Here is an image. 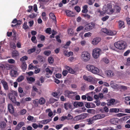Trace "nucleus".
<instances>
[{"instance_id":"nucleus-5","label":"nucleus","mask_w":130,"mask_h":130,"mask_svg":"<svg viewBox=\"0 0 130 130\" xmlns=\"http://www.w3.org/2000/svg\"><path fill=\"white\" fill-rule=\"evenodd\" d=\"M101 50L99 48H94L92 51L93 57H99L101 54Z\"/></svg>"},{"instance_id":"nucleus-19","label":"nucleus","mask_w":130,"mask_h":130,"mask_svg":"<svg viewBox=\"0 0 130 130\" xmlns=\"http://www.w3.org/2000/svg\"><path fill=\"white\" fill-rule=\"evenodd\" d=\"M115 100L114 99H111L109 102L107 103V105L108 106H111L115 104Z\"/></svg>"},{"instance_id":"nucleus-14","label":"nucleus","mask_w":130,"mask_h":130,"mask_svg":"<svg viewBox=\"0 0 130 130\" xmlns=\"http://www.w3.org/2000/svg\"><path fill=\"white\" fill-rule=\"evenodd\" d=\"M91 72L95 74H97L99 73V70L97 68L94 66Z\"/></svg>"},{"instance_id":"nucleus-50","label":"nucleus","mask_w":130,"mask_h":130,"mask_svg":"<svg viewBox=\"0 0 130 130\" xmlns=\"http://www.w3.org/2000/svg\"><path fill=\"white\" fill-rule=\"evenodd\" d=\"M48 61L50 63L52 64L54 62V59L53 57H48Z\"/></svg>"},{"instance_id":"nucleus-37","label":"nucleus","mask_w":130,"mask_h":130,"mask_svg":"<svg viewBox=\"0 0 130 130\" xmlns=\"http://www.w3.org/2000/svg\"><path fill=\"white\" fill-rule=\"evenodd\" d=\"M46 113L48 112V116L50 117H51L53 115L52 112L50 109H48L46 110Z\"/></svg>"},{"instance_id":"nucleus-28","label":"nucleus","mask_w":130,"mask_h":130,"mask_svg":"<svg viewBox=\"0 0 130 130\" xmlns=\"http://www.w3.org/2000/svg\"><path fill=\"white\" fill-rule=\"evenodd\" d=\"M12 57H17L19 56L18 52L16 50L13 51L12 52Z\"/></svg>"},{"instance_id":"nucleus-43","label":"nucleus","mask_w":130,"mask_h":130,"mask_svg":"<svg viewBox=\"0 0 130 130\" xmlns=\"http://www.w3.org/2000/svg\"><path fill=\"white\" fill-rule=\"evenodd\" d=\"M71 42L70 41L67 42L64 45L63 47L65 48H68Z\"/></svg>"},{"instance_id":"nucleus-41","label":"nucleus","mask_w":130,"mask_h":130,"mask_svg":"<svg viewBox=\"0 0 130 130\" xmlns=\"http://www.w3.org/2000/svg\"><path fill=\"white\" fill-rule=\"evenodd\" d=\"M26 111H27L25 109H23L20 110V113L21 115H23L26 113Z\"/></svg>"},{"instance_id":"nucleus-11","label":"nucleus","mask_w":130,"mask_h":130,"mask_svg":"<svg viewBox=\"0 0 130 130\" xmlns=\"http://www.w3.org/2000/svg\"><path fill=\"white\" fill-rule=\"evenodd\" d=\"M9 111L11 113H13L14 112V110L13 107L11 104H9L8 106Z\"/></svg>"},{"instance_id":"nucleus-51","label":"nucleus","mask_w":130,"mask_h":130,"mask_svg":"<svg viewBox=\"0 0 130 130\" xmlns=\"http://www.w3.org/2000/svg\"><path fill=\"white\" fill-rule=\"evenodd\" d=\"M108 57H104L103 58V61L106 63H108L109 61Z\"/></svg>"},{"instance_id":"nucleus-40","label":"nucleus","mask_w":130,"mask_h":130,"mask_svg":"<svg viewBox=\"0 0 130 130\" xmlns=\"http://www.w3.org/2000/svg\"><path fill=\"white\" fill-rule=\"evenodd\" d=\"M115 8L116 11V12L117 13L120 12L121 8L118 5L116 6Z\"/></svg>"},{"instance_id":"nucleus-47","label":"nucleus","mask_w":130,"mask_h":130,"mask_svg":"<svg viewBox=\"0 0 130 130\" xmlns=\"http://www.w3.org/2000/svg\"><path fill=\"white\" fill-rule=\"evenodd\" d=\"M36 68V66H34L33 63H32L29 65V67L28 68V69L29 70L32 69H33V68Z\"/></svg>"},{"instance_id":"nucleus-54","label":"nucleus","mask_w":130,"mask_h":130,"mask_svg":"<svg viewBox=\"0 0 130 130\" xmlns=\"http://www.w3.org/2000/svg\"><path fill=\"white\" fill-rule=\"evenodd\" d=\"M27 79L28 81L31 82H34L35 80V79L34 78L31 77H27Z\"/></svg>"},{"instance_id":"nucleus-36","label":"nucleus","mask_w":130,"mask_h":130,"mask_svg":"<svg viewBox=\"0 0 130 130\" xmlns=\"http://www.w3.org/2000/svg\"><path fill=\"white\" fill-rule=\"evenodd\" d=\"M24 79V77L23 75H21L17 79V82H20L23 81Z\"/></svg>"},{"instance_id":"nucleus-23","label":"nucleus","mask_w":130,"mask_h":130,"mask_svg":"<svg viewBox=\"0 0 130 130\" xmlns=\"http://www.w3.org/2000/svg\"><path fill=\"white\" fill-rule=\"evenodd\" d=\"M64 54L65 56L69 57L71 56H72L73 54L72 52L70 51L68 52L67 51H64Z\"/></svg>"},{"instance_id":"nucleus-57","label":"nucleus","mask_w":130,"mask_h":130,"mask_svg":"<svg viewBox=\"0 0 130 130\" xmlns=\"http://www.w3.org/2000/svg\"><path fill=\"white\" fill-rule=\"evenodd\" d=\"M33 103L35 106H37L39 103V102L37 100H35L33 101Z\"/></svg>"},{"instance_id":"nucleus-31","label":"nucleus","mask_w":130,"mask_h":130,"mask_svg":"<svg viewBox=\"0 0 130 130\" xmlns=\"http://www.w3.org/2000/svg\"><path fill=\"white\" fill-rule=\"evenodd\" d=\"M94 66L91 65H88L86 66V68L89 71L91 72L92 69L94 67Z\"/></svg>"},{"instance_id":"nucleus-64","label":"nucleus","mask_w":130,"mask_h":130,"mask_svg":"<svg viewBox=\"0 0 130 130\" xmlns=\"http://www.w3.org/2000/svg\"><path fill=\"white\" fill-rule=\"evenodd\" d=\"M126 65L127 66L130 65V58L128 57L127 59Z\"/></svg>"},{"instance_id":"nucleus-16","label":"nucleus","mask_w":130,"mask_h":130,"mask_svg":"<svg viewBox=\"0 0 130 130\" xmlns=\"http://www.w3.org/2000/svg\"><path fill=\"white\" fill-rule=\"evenodd\" d=\"M64 108L66 110L71 109V105L70 103L68 102L65 103L64 104Z\"/></svg>"},{"instance_id":"nucleus-38","label":"nucleus","mask_w":130,"mask_h":130,"mask_svg":"<svg viewBox=\"0 0 130 130\" xmlns=\"http://www.w3.org/2000/svg\"><path fill=\"white\" fill-rule=\"evenodd\" d=\"M39 102L40 105H43L45 103V99L44 98L41 97L39 99Z\"/></svg>"},{"instance_id":"nucleus-55","label":"nucleus","mask_w":130,"mask_h":130,"mask_svg":"<svg viewBox=\"0 0 130 130\" xmlns=\"http://www.w3.org/2000/svg\"><path fill=\"white\" fill-rule=\"evenodd\" d=\"M36 40V37L35 36H33L31 38V40L34 43H36L37 42V41Z\"/></svg>"},{"instance_id":"nucleus-39","label":"nucleus","mask_w":130,"mask_h":130,"mask_svg":"<svg viewBox=\"0 0 130 130\" xmlns=\"http://www.w3.org/2000/svg\"><path fill=\"white\" fill-rule=\"evenodd\" d=\"M24 122H21L19 123L18 125L16 126V128L18 129L21 128L24 124Z\"/></svg>"},{"instance_id":"nucleus-26","label":"nucleus","mask_w":130,"mask_h":130,"mask_svg":"<svg viewBox=\"0 0 130 130\" xmlns=\"http://www.w3.org/2000/svg\"><path fill=\"white\" fill-rule=\"evenodd\" d=\"M51 120L52 119H51L44 120L40 121V123L41 124H45L49 123Z\"/></svg>"},{"instance_id":"nucleus-2","label":"nucleus","mask_w":130,"mask_h":130,"mask_svg":"<svg viewBox=\"0 0 130 130\" xmlns=\"http://www.w3.org/2000/svg\"><path fill=\"white\" fill-rule=\"evenodd\" d=\"M114 46L116 48L121 50H123L126 47V43L123 41H119L115 42Z\"/></svg>"},{"instance_id":"nucleus-29","label":"nucleus","mask_w":130,"mask_h":130,"mask_svg":"<svg viewBox=\"0 0 130 130\" xmlns=\"http://www.w3.org/2000/svg\"><path fill=\"white\" fill-rule=\"evenodd\" d=\"M119 109L116 108H111L110 109L109 112L112 113L115 112V113L118 112L119 111Z\"/></svg>"},{"instance_id":"nucleus-35","label":"nucleus","mask_w":130,"mask_h":130,"mask_svg":"<svg viewBox=\"0 0 130 130\" xmlns=\"http://www.w3.org/2000/svg\"><path fill=\"white\" fill-rule=\"evenodd\" d=\"M107 75L109 77L112 76L113 75V73L111 70H108L107 71Z\"/></svg>"},{"instance_id":"nucleus-58","label":"nucleus","mask_w":130,"mask_h":130,"mask_svg":"<svg viewBox=\"0 0 130 130\" xmlns=\"http://www.w3.org/2000/svg\"><path fill=\"white\" fill-rule=\"evenodd\" d=\"M76 60V57H70L69 59L68 60L71 62H72L75 61Z\"/></svg>"},{"instance_id":"nucleus-56","label":"nucleus","mask_w":130,"mask_h":130,"mask_svg":"<svg viewBox=\"0 0 130 130\" xmlns=\"http://www.w3.org/2000/svg\"><path fill=\"white\" fill-rule=\"evenodd\" d=\"M67 118V120H72L73 118V117L70 114L68 115Z\"/></svg>"},{"instance_id":"nucleus-61","label":"nucleus","mask_w":130,"mask_h":130,"mask_svg":"<svg viewBox=\"0 0 130 130\" xmlns=\"http://www.w3.org/2000/svg\"><path fill=\"white\" fill-rule=\"evenodd\" d=\"M84 27L82 26H80L78 27L76 29L77 31L78 32L80 31L84 28Z\"/></svg>"},{"instance_id":"nucleus-62","label":"nucleus","mask_w":130,"mask_h":130,"mask_svg":"<svg viewBox=\"0 0 130 130\" xmlns=\"http://www.w3.org/2000/svg\"><path fill=\"white\" fill-rule=\"evenodd\" d=\"M91 33L90 32H88L85 33L84 35V36L85 37H90L91 36Z\"/></svg>"},{"instance_id":"nucleus-45","label":"nucleus","mask_w":130,"mask_h":130,"mask_svg":"<svg viewBox=\"0 0 130 130\" xmlns=\"http://www.w3.org/2000/svg\"><path fill=\"white\" fill-rule=\"evenodd\" d=\"M46 33L49 34H51V29L50 28H47L45 30Z\"/></svg>"},{"instance_id":"nucleus-21","label":"nucleus","mask_w":130,"mask_h":130,"mask_svg":"<svg viewBox=\"0 0 130 130\" xmlns=\"http://www.w3.org/2000/svg\"><path fill=\"white\" fill-rule=\"evenodd\" d=\"M116 34L117 32L116 31H112L110 30H108L106 34L108 35L112 36L116 35Z\"/></svg>"},{"instance_id":"nucleus-17","label":"nucleus","mask_w":130,"mask_h":130,"mask_svg":"<svg viewBox=\"0 0 130 130\" xmlns=\"http://www.w3.org/2000/svg\"><path fill=\"white\" fill-rule=\"evenodd\" d=\"M1 83L3 85L4 89L6 90H7L8 89V87L7 82L4 80H2Z\"/></svg>"},{"instance_id":"nucleus-13","label":"nucleus","mask_w":130,"mask_h":130,"mask_svg":"<svg viewBox=\"0 0 130 130\" xmlns=\"http://www.w3.org/2000/svg\"><path fill=\"white\" fill-rule=\"evenodd\" d=\"M65 68L68 71L69 73L73 74H74L75 73V72L69 67L66 66H65Z\"/></svg>"},{"instance_id":"nucleus-60","label":"nucleus","mask_w":130,"mask_h":130,"mask_svg":"<svg viewBox=\"0 0 130 130\" xmlns=\"http://www.w3.org/2000/svg\"><path fill=\"white\" fill-rule=\"evenodd\" d=\"M68 32L69 34L72 35L73 34V30L71 28H70L68 29Z\"/></svg>"},{"instance_id":"nucleus-63","label":"nucleus","mask_w":130,"mask_h":130,"mask_svg":"<svg viewBox=\"0 0 130 130\" xmlns=\"http://www.w3.org/2000/svg\"><path fill=\"white\" fill-rule=\"evenodd\" d=\"M40 38L41 39V41H43L45 40V37L43 35H41L40 36Z\"/></svg>"},{"instance_id":"nucleus-15","label":"nucleus","mask_w":130,"mask_h":130,"mask_svg":"<svg viewBox=\"0 0 130 130\" xmlns=\"http://www.w3.org/2000/svg\"><path fill=\"white\" fill-rule=\"evenodd\" d=\"M83 105V103L82 102H75L73 103V105L76 107H82Z\"/></svg>"},{"instance_id":"nucleus-59","label":"nucleus","mask_w":130,"mask_h":130,"mask_svg":"<svg viewBox=\"0 0 130 130\" xmlns=\"http://www.w3.org/2000/svg\"><path fill=\"white\" fill-rule=\"evenodd\" d=\"M88 1V3L89 5H91L93 4L95 0H87Z\"/></svg>"},{"instance_id":"nucleus-27","label":"nucleus","mask_w":130,"mask_h":130,"mask_svg":"<svg viewBox=\"0 0 130 130\" xmlns=\"http://www.w3.org/2000/svg\"><path fill=\"white\" fill-rule=\"evenodd\" d=\"M119 28H124L125 27L124 22L122 21H119Z\"/></svg>"},{"instance_id":"nucleus-42","label":"nucleus","mask_w":130,"mask_h":130,"mask_svg":"<svg viewBox=\"0 0 130 130\" xmlns=\"http://www.w3.org/2000/svg\"><path fill=\"white\" fill-rule=\"evenodd\" d=\"M27 22H25L23 26V28L25 30L29 28L28 26L27 25Z\"/></svg>"},{"instance_id":"nucleus-22","label":"nucleus","mask_w":130,"mask_h":130,"mask_svg":"<svg viewBox=\"0 0 130 130\" xmlns=\"http://www.w3.org/2000/svg\"><path fill=\"white\" fill-rule=\"evenodd\" d=\"M86 107L88 108L92 107H95V105L93 103H87L85 104Z\"/></svg>"},{"instance_id":"nucleus-53","label":"nucleus","mask_w":130,"mask_h":130,"mask_svg":"<svg viewBox=\"0 0 130 130\" xmlns=\"http://www.w3.org/2000/svg\"><path fill=\"white\" fill-rule=\"evenodd\" d=\"M10 47L11 48L14 49H15L16 48V45L15 43L13 42H11L10 43Z\"/></svg>"},{"instance_id":"nucleus-9","label":"nucleus","mask_w":130,"mask_h":130,"mask_svg":"<svg viewBox=\"0 0 130 130\" xmlns=\"http://www.w3.org/2000/svg\"><path fill=\"white\" fill-rule=\"evenodd\" d=\"M74 94V92L72 91H70L68 90L65 91L64 93V94L65 96L69 98H71V94Z\"/></svg>"},{"instance_id":"nucleus-52","label":"nucleus","mask_w":130,"mask_h":130,"mask_svg":"<svg viewBox=\"0 0 130 130\" xmlns=\"http://www.w3.org/2000/svg\"><path fill=\"white\" fill-rule=\"evenodd\" d=\"M51 52L50 51H45L44 52V54L47 56H48L51 54Z\"/></svg>"},{"instance_id":"nucleus-6","label":"nucleus","mask_w":130,"mask_h":130,"mask_svg":"<svg viewBox=\"0 0 130 130\" xmlns=\"http://www.w3.org/2000/svg\"><path fill=\"white\" fill-rule=\"evenodd\" d=\"M88 114L83 113L75 117L74 118L75 121H79L86 118Z\"/></svg>"},{"instance_id":"nucleus-18","label":"nucleus","mask_w":130,"mask_h":130,"mask_svg":"<svg viewBox=\"0 0 130 130\" xmlns=\"http://www.w3.org/2000/svg\"><path fill=\"white\" fill-rule=\"evenodd\" d=\"M83 78L85 80L89 82H91L93 80V78L91 76H87L86 75H84L83 76Z\"/></svg>"},{"instance_id":"nucleus-33","label":"nucleus","mask_w":130,"mask_h":130,"mask_svg":"<svg viewBox=\"0 0 130 130\" xmlns=\"http://www.w3.org/2000/svg\"><path fill=\"white\" fill-rule=\"evenodd\" d=\"M88 8V6L86 5H85L83 7V9L82 11V12L83 13H85L88 12V10L87 9Z\"/></svg>"},{"instance_id":"nucleus-32","label":"nucleus","mask_w":130,"mask_h":130,"mask_svg":"<svg viewBox=\"0 0 130 130\" xmlns=\"http://www.w3.org/2000/svg\"><path fill=\"white\" fill-rule=\"evenodd\" d=\"M50 18L52 19L54 21H56V17L54 14L52 13H50L49 14Z\"/></svg>"},{"instance_id":"nucleus-24","label":"nucleus","mask_w":130,"mask_h":130,"mask_svg":"<svg viewBox=\"0 0 130 130\" xmlns=\"http://www.w3.org/2000/svg\"><path fill=\"white\" fill-rule=\"evenodd\" d=\"M65 13L67 16L70 17H73V13L71 11L67 10L65 11Z\"/></svg>"},{"instance_id":"nucleus-10","label":"nucleus","mask_w":130,"mask_h":130,"mask_svg":"<svg viewBox=\"0 0 130 130\" xmlns=\"http://www.w3.org/2000/svg\"><path fill=\"white\" fill-rule=\"evenodd\" d=\"M101 41V38L99 37H96L94 38L92 42V44L94 45H97Z\"/></svg>"},{"instance_id":"nucleus-46","label":"nucleus","mask_w":130,"mask_h":130,"mask_svg":"<svg viewBox=\"0 0 130 130\" xmlns=\"http://www.w3.org/2000/svg\"><path fill=\"white\" fill-rule=\"evenodd\" d=\"M81 59L84 62H87L90 59V57H82Z\"/></svg>"},{"instance_id":"nucleus-44","label":"nucleus","mask_w":130,"mask_h":130,"mask_svg":"<svg viewBox=\"0 0 130 130\" xmlns=\"http://www.w3.org/2000/svg\"><path fill=\"white\" fill-rule=\"evenodd\" d=\"M110 85L111 87L114 89H117V84L114 85L113 83V82L111 81L110 83Z\"/></svg>"},{"instance_id":"nucleus-34","label":"nucleus","mask_w":130,"mask_h":130,"mask_svg":"<svg viewBox=\"0 0 130 130\" xmlns=\"http://www.w3.org/2000/svg\"><path fill=\"white\" fill-rule=\"evenodd\" d=\"M36 50V47L34 46L33 48L28 50L27 51V53L29 54H30L35 52Z\"/></svg>"},{"instance_id":"nucleus-7","label":"nucleus","mask_w":130,"mask_h":130,"mask_svg":"<svg viewBox=\"0 0 130 130\" xmlns=\"http://www.w3.org/2000/svg\"><path fill=\"white\" fill-rule=\"evenodd\" d=\"M94 26V24L93 23H90L84 26V31H87L91 30Z\"/></svg>"},{"instance_id":"nucleus-48","label":"nucleus","mask_w":130,"mask_h":130,"mask_svg":"<svg viewBox=\"0 0 130 130\" xmlns=\"http://www.w3.org/2000/svg\"><path fill=\"white\" fill-rule=\"evenodd\" d=\"M0 127L1 128H4L5 127L6 125V123L4 122H2L0 123Z\"/></svg>"},{"instance_id":"nucleus-4","label":"nucleus","mask_w":130,"mask_h":130,"mask_svg":"<svg viewBox=\"0 0 130 130\" xmlns=\"http://www.w3.org/2000/svg\"><path fill=\"white\" fill-rule=\"evenodd\" d=\"M18 96L17 92L15 91H13L8 94V96L10 99L13 103L16 102V97Z\"/></svg>"},{"instance_id":"nucleus-49","label":"nucleus","mask_w":130,"mask_h":130,"mask_svg":"<svg viewBox=\"0 0 130 130\" xmlns=\"http://www.w3.org/2000/svg\"><path fill=\"white\" fill-rule=\"evenodd\" d=\"M45 70L46 72L48 73H49L51 75L52 74L53 71L50 70V69L48 68H46L45 69Z\"/></svg>"},{"instance_id":"nucleus-30","label":"nucleus","mask_w":130,"mask_h":130,"mask_svg":"<svg viewBox=\"0 0 130 130\" xmlns=\"http://www.w3.org/2000/svg\"><path fill=\"white\" fill-rule=\"evenodd\" d=\"M94 120L93 119L92 117L91 118H89L86 120L87 122H88L87 124L89 125H90L92 124L94 122Z\"/></svg>"},{"instance_id":"nucleus-3","label":"nucleus","mask_w":130,"mask_h":130,"mask_svg":"<svg viewBox=\"0 0 130 130\" xmlns=\"http://www.w3.org/2000/svg\"><path fill=\"white\" fill-rule=\"evenodd\" d=\"M112 5L111 3H108L107 4V7L104 8L103 10L105 12L109 14H111L114 12V10L112 8Z\"/></svg>"},{"instance_id":"nucleus-8","label":"nucleus","mask_w":130,"mask_h":130,"mask_svg":"<svg viewBox=\"0 0 130 130\" xmlns=\"http://www.w3.org/2000/svg\"><path fill=\"white\" fill-rule=\"evenodd\" d=\"M105 117V115L104 114H98L94 115L93 117V119L94 121L98 119H100L104 118Z\"/></svg>"},{"instance_id":"nucleus-1","label":"nucleus","mask_w":130,"mask_h":130,"mask_svg":"<svg viewBox=\"0 0 130 130\" xmlns=\"http://www.w3.org/2000/svg\"><path fill=\"white\" fill-rule=\"evenodd\" d=\"M9 68L11 69L10 74L12 77H16L19 75V73L18 72L19 70L16 66L10 65L9 66Z\"/></svg>"},{"instance_id":"nucleus-25","label":"nucleus","mask_w":130,"mask_h":130,"mask_svg":"<svg viewBox=\"0 0 130 130\" xmlns=\"http://www.w3.org/2000/svg\"><path fill=\"white\" fill-rule=\"evenodd\" d=\"M21 68L23 71H24L27 68V64L25 61L22 62Z\"/></svg>"},{"instance_id":"nucleus-12","label":"nucleus","mask_w":130,"mask_h":130,"mask_svg":"<svg viewBox=\"0 0 130 130\" xmlns=\"http://www.w3.org/2000/svg\"><path fill=\"white\" fill-rule=\"evenodd\" d=\"M81 57H90L91 55L88 51H84L82 52Z\"/></svg>"},{"instance_id":"nucleus-20","label":"nucleus","mask_w":130,"mask_h":130,"mask_svg":"<svg viewBox=\"0 0 130 130\" xmlns=\"http://www.w3.org/2000/svg\"><path fill=\"white\" fill-rule=\"evenodd\" d=\"M110 122L112 124H116L118 123V121L117 118H112L110 120Z\"/></svg>"}]
</instances>
